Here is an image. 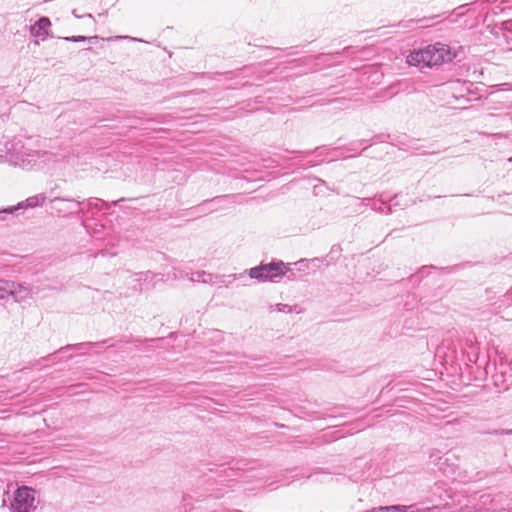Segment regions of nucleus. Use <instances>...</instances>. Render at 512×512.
<instances>
[{"mask_svg": "<svg viewBox=\"0 0 512 512\" xmlns=\"http://www.w3.org/2000/svg\"><path fill=\"white\" fill-rule=\"evenodd\" d=\"M455 57L456 53L448 45L437 43L411 51L406 56V63L409 66L425 68L451 62Z\"/></svg>", "mask_w": 512, "mask_h": 512, "instance_id": "f257e3e1", "label": "nucleus"}, {"mask_svg": "<svg viewBox=\"0 0 512 512\" xmlns=\"http://www.w3.org/2000/svg\"><path fill=\"white\" fill-rule=\"evenodd\" d=\"M11 507L14 512H30L35 508V490L28 486L19 487L14 492Z\"/></svg>", "mask_w": 512, "mask_h": 512, "instance_id": "f03ea898", "label": "nucleus"}, {"mask_svg": "<svg viewBox=\"0 0 512 512\" xmlns=\"http://www.w3.org/2000/svg\"><path fill=\"white\" fill-rule=\"evenodd\" d=\"M287 270V267L282 262H273L261 265L259 267L251 268L249 275L251 278L267 281L285 275Z\"/></svg>", "mask_w": 512, "mask_h": 512, "instance_id": "7ed1b4c3", "label": "nucleus"}, {"mask_svg": "<svg viewBox=\"0 0 512 512\" xmlns=\"http://www.w3.org/2000/svg\"><path fill=\"white\" fill-rule=\"evenodd\" d=\"M50 26V21L48 18H41L33 27L32 32L36 35L40 34V31L43 30L46 33L47 28Z\"/></svg>", "mask_w": 512, "mask_h": 512, "instance_id": "20e7f679", "label": "nucleus"}, {"mask_svg": "<svg viewBox=\"0 0 512 512\" xmlns=\"http://www.w3.org/2000/svg\"><path fill=\"white\" fill-rule=\"evenodd\" d=\"M45 199L46 198L44 195H37V196L29 197L26 200V206L27 207H36V206L42 205L45 202Z\"/></svg>", "mask_w": 512, "mask_h": 512, "instance_id": "39448f33", "label": "nucleus"}, {"mask_svg": "<svg viewBox=\"0 0 512 512\" xmlns=\"http://www.w3.org/2000/svg\"><path fill=\"white\" fill-rule=\"evenodd\" d=\"M387 511L391 512H407V506H390L385 508Z\"/></svg>", "mask_w": 512, "mask_h": 512, "instance_id": "423d86ee", "label": "nucleus"}, {"mask_svg": "<svg viewBox=\"0 0 512 512\" xmlns=\"http://www.w3.org/2000/svg\"><path fill=\"white\" fill-rule=\"evenodd\" d=\"M85 39L86 38L84 36H77V37L67 38V40H72L74 42L84 41Z\"/></svg>", "mask_w": 512, "mask_h": 512, "instance_id": "0eeeda50", "label": "nucleus"}]
</instances>
